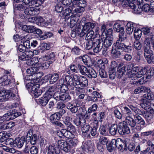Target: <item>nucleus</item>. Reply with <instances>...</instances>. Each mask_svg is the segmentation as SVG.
<instances>
[{
	"mask_svg": "<svg viewBox=\"0 0 154 154\" xmlns=\"http://www.w3.org/2000/svg\"><path fill=\"white\" fill-rule=\"evenodd\" d=\"M144 44V55L146 60L149 64H154V54L150 48L149 38H146Z\"/></svg>",
	"mask_w": 154,
	"mask_h": 154,
	"instance_id": "f257e3e1",
	"label": "nucleus"
},
{
	"mask_svg": "<svg viewBox=\"0 0 154 154\" xmlns=\"http://www.w3.org/2000/svg\"><path fill=\"white\" fill-rule=\"evenodd\" d=\"M26 63L28 65L30 66V68L27 69L26 70L27 73L30 75H32L37 74L39 72L38 71V67L39 64V63H38L39 61L38 58L36 57H34L31 59L28 60Z\"/></svg>",
	"mask_w": 154,
	"mask_h": 154,
	"instance_id": "f03ea898",
	"label": "nucleus"
},
{
	"mask_svg": "<svg viewBox=\"0 0 154 154\" xmlns=\"http://www.w3.org/2000/svg\"><path fill=\"white\" fill-rule=\"evenodd\" d=\"M95 24L90 22H87L84 26L79 25L76 29V31L78 34H79L80 36H83L91 29H92L95 26Z\"/></svg>",
	"mask_w": 154,
	"mask_h": 154,
	"instance_id": "7ed1b4c3",
	"label": "nucleus"
},
{
	"mask_svg": "<svg viewBox=\"0 0 154 154\" xmlns=\"http://www.w3.org/2000/svg\"><path fill=\"white\" fill-rule=\"evenodd\" d=\"M74 79L76 82L75 88H82L88 85V81L85 77L75 75H74Z\"/></svg>",
	"mask_w": 154,
	"mask_h": 154,
	"instance_id": "20e7f679",
	"label": "nucleus"
},
{
	"mask_svg": "<svg viewBox=\"0 0 154 154\" xmlns=\"http://www.w3.org/2000/svg\"><path fill=\"white\" fill-rule=\"evenodd\" d=\"M21 115L20 112H17L16 110H11L0 118V120L9 121Z\"/></svg>",
	"mask_w": 154,
	"mask_h": 154,
	"instance_id": "39448f33",
	"label": "nucleus"
},
{
	"mask_svg": "<svg viewBox=\"0 0 154 154\" xmlns=\"http://www.w3.org/2000/svg\"><path fill=\"white\" fill-rule=\"evenodd\" d=\"M121 39L119 38L114 45V47L119 50H121L124 52L130 53L132 51V48L130 45H127L122 42Z\"/></svg>",
	"mask_w": 154,
	"mask_h": 154,
	"instance_id": "423d86ee",
	"label": "nucleus"
},
{
	"mask_svg": "<svg viewBox=\"0 0 154 154\" xmlns=\"http://www.w3.org/2000/svg\"><path fill=\"white\" fill-rule=\"evenodd\" d=\"M15 95L8 90H2L0 91V102H4L8 100L9 99H13Z\"/></svg>",
	"mask_w": 154,
	"mask_h": 154,
	"instance_id": "0eeeda50",
	"label": "nucleus"
},
{
	"mask_svg": "<svg viewBox=\"0 0 154 154\" xmlns=\"http://www.w3.org/2000/svg\"><path fill=\"white\" fill-rule=\"evenodd\" d=\"M117 68V75L118 78L120 79L122 77L130 78L131 75L128 74V72L126 70V66H123V64H119Z\"/></svg>",
	"mask_w": 154,
	"mask_h": 154,
	"instance_id": "6e6552de",
	"label": "nucleus"
},
{
	"mask_svg": "<svg viewBox=\"0 0 154 154\" xmlns=\"http://www.w3.org/2000/svg\"><path fill=\"white\" fill-rule=\"evenodd\" d=\"M118 131L122 135L128 134L130 132V129L125 121L119 123L118 124Z\"/></svg>",
	"mask_w": 154,
	"mask_h": 154,
	"instance_id": "1a4fd4ad",
	"label": "nucleus"
},
{
	"mask_svg": "<svg viewBox=\"0 0 154 154\" xmlns=\"http://www.w3.org/2000/svg\"><path fill=\"white\" fill-rule=\"evenodd\" d=\"M103 48V40L100 39L94 40L93 51L94 53L99 52Z\"/></svg>",
	"mask_w": 154,
	"mask_h": 154,
	"instance_id": "9d476101",
	"label": "nucleus"
},
{
	"mask_svg": "<svg viewBox=\"0 0 154 154\" xmlns=\"http://www.w3.org/2000/svg\"><path fill=\"white\" fill-rule=\"evenodd\" d=\"M116 147L119 150L123 151L127 149V144L125 140H122L121 139L118 138L116 139Z\"/></svg>",
	"mask_w": 154,
	"mask_h": 154,
	"instance_id": "9b49d317",
	"label": "nucleus"
},
{
	"mask_svg": "<svg viewBox=\"0 0 154 154\" xmlns=\"http://www.w3.org/2000/svg\"><path fill=\"white\" fill-rule=\"evenodd\" d=\"M65 81L66 84L70 88L71 87V89L72 90L74 89V87H75L76 82H75L74 78L70 75H66L65 78Z\"/></svg>",
	"mask_w": 154,
	"mask_h": 154,
	"instance_id": "f8f14e48",
	"label": "nucleus"
},
{
	"mask_svg": "<svg viewBox=\"0 0 154 154\" xmlns=\"http://www.w3.org/2000/svg\"><path fill=\"white\" fill-rule=\"evenodd\" d=\"M40 87V85L39 84H36L32 86L31 92L35 97L40 96L42 93V91L39 89Z\"/></svg>",
	"mask_w": 154,
	"mask_h": 154,
	"instance_id": "ddd939ff",
	"label": "nucleus"
},
{
	"mask_svg": "<svg viewBox=\"0 0 154 154\" xmlns=\"http://www.w3.org/2000/svg\"><path fill=\"white\" fill-rule=\"evenodd\" d=\"M50 118L51 122L53 124L61 126L62 124L58 121L60 119V116L58 112H56L52 115L50 116Z\"/></svg>",
	"mask_w": 154,
	"mask_h": 154,
	"instance_id": "4468645a",
	"label": "nucleus"
},
{
	"mask_svg": "<svg viewBox=\"0 0 154 154\" xmlns=\"http://www.w3.org/2000/svg\"><path fill=\"white\" fill-rule=\"evenodd\" d=\"M58 144L60 148L66 152H67L70 150V148L68 143L64 140H58Z\"/></svg>",
	"mask_w": 154,
	"mask_h": 154,
	"instance_id": "2eb2a0df",
	"label": "nucleus"
},
{
	"mask_svg": "<svg viewBox=\"0 0 154 154\" xmlns=\"http://www.w3.org/2000/svg\"><path fill=\"white\" fill-rule=\"evenodd\" d=\"M136 24L131 22L128 23L126 26V32L128 34H130L133 32L134 30L135 29Z\"/></svg>",
	"mask_w": 154,
	"mask_h": 154,
	"instance_id": "dca6fc26",
	"label": "nucleus"
},
{
	"mask_svg": "<svg viewBox=\"0 0 154 154\" xmlns=\"http://www.w3.org/2000/svg\"><path fill=\"white\" fill-rule=\"evenodd\" d=\"M73 14L72 10H71L69 8L65 9L62 12L63 17H64L65 20L73 16Z\"/></svg>",
	"mask_w": 154,
	"mask_h": 154,
	"instance_id": "f3484780",
	"label": "nucleus"
},
{
	"mask_svg": "<svg viewBox=\"0 0 154 154\" xmlns=\"http://www.w3.org/2000/svg\"><path fill=\"white\" fill-rule=\"evenodd\" d=\"M72 4L73 5H77L78 7L84 8L87 5V3L85 0H73Z\"/></svg>",
	"mask_w": 154,
	"mask_h": 154,
	"instance_id": "a211bd4d",
	"label": "nucleus"
},
{
	"mask_svg": "<svg viewBox=\"0 0 154 154\" xmlns=\"http://www.w3.org/2000/svg\"><path fill=\"white\" fill-rule=\"evenodd\" d=\"M25 141V138L23 136L21 138H16L14 140V142L15 144V147L17 146L18 148H21Z\"/></svg>",
	"mask_w": 154,
	"mask_h": 154,
	"instance_id": "6ab92c4d",
	"label": "nucleus"
},
{
	"mask_svg": "<svg viewBox=\"0 0 154 154\" xmlns=\"http://www.w3.org/2000/svg\"><path fill=\"white\" fill-rule=\"evenodd\" d=\"M152 103H151L149 100L146 99H144L142 102L140 103L141 107L146 110H148L151 108Z\"/></svg>",
	"mask_w": 154,
	"mask_h": 154,
	"instance_id": "aec40b11",
	"label": "nucleus"
},
{
	"mask_svg": "<svg viewBox=\"0 0 154 154\" xmlns=\"http://www.w3.org/2000/svg\"><path fill=\"white\" fill-rule=\"evenodd\" d=\"M49 79V82L51 84H54L59 79V75L55 73L53 74H50L48 75Z\"/></svg>",
	"mask_w": 154,
	"mask_h": 154,
	"instance_id": "412c9836",
	"label": "nucleus"
},
{
	"mask_svg": "<svg viewBox=\"0 0 154 154\" xmlns=\"http://www.w3.org/2000/svg\"><path fill=\"white\" fill-rule=\"evenodd\" d=\"M38 11L37 9L33 8H26L25 9L24 12L28 15H35L37 14Z\"/></svg>",
	"mask_w": 154,
	"mask_h": 154,
	"instance_id": "4be33fe9",
	"label": "nucleus"
},
{
	"mask_svg": "<svg viewBox=\"0 0 154 154\" xmlns=\"http://www.w3.org/2000/svg\"><path fill=\"white\" fill-rule=\"evenodd\" d=\"M122 52L119 49H117L115 47H112L111 51V53L112 57L115 58H117L120 57L122 54Z\"/></svg>",
	"mask_w": 154,
	"mask_h": 154,
	"instance_id": "5701e85b",
	"label": "nucleus"
},
{
	"mask_svg": "<svg viewBox=\"0 0 154 154\" xmlns=\"http://www.w3.org/2000/svg\"><path fill=\"white\" fill-rule=\"evenodd\" d=\"M51 98L45 94L44 96L39 99L40 104L43 106H45L47 104L49 100Z\"/></svg>",
	"mask_w": 154,
	"mask_h": 154,
	"instance_id": "b1692460",
	"label": "nucleus"
},
{
	"mask_svg": "<svg viewBox=\"0 0 154 154\" xmlns=\"http://www.w3.org/2000/svg\"><path fill=\"white\" fill-rule=\"evenodd\" d=\"M117 32L119 33V38L122 41H124L127 38V35L125 33L124 28L123 27H121Z\"/></svg>",
	"mask_w": 154,
	"mask_h": 154,
	"instance_id": "393cba45",
	"label": "nucleus"
},
{
	"mask_svg": "<svg viewBox=\"0 0 154 154\" xmlns=\"http://www.w3.org/2000/svg\"><path fill=\"white\" fill-rule=\"evenodd\" d=\"M134 119L136 120V123L140 125L143 127L145 126V122L143 119L140 116L136 114L134 115Z\"/></svg>",
	"mask_w": 154,
	"mask_h": 154,
	"instance_id": "a878e982",
	"label": "nucleus"
},
{
	"mask_svg": "<svg viewBox=\"0 0 154 154\" xmlns=\"http://www.w3.org/2000/svg\"><path fill=\"white\" fill-rule=\"evenodd\" d=\"M118 129V125L116 124L112 125L109 129V132L112 135H115Z\"/></svg>",
	"mask_w": 154,
	"mask_h": 154,
	"instance_id": "bb28decb",
	"label": "nucleus"
},
{
	"mask_svg": "<svg viewBox=\"0 0 154 154\" xmlns=\"http://www.w3.org/2000/svg\"><path fill=\"white\" fill-rule=\"evenodd\" d=\"M60 153L59 149L58 148H55L52 145L49 146L48 151V154H57Z\"/></svg>",
	"mask_w": 154,
	"mask_h": 154,
	"instance_id": "cd10ccee",
	"label": "nucleus"
},
{
	"mask_svg": "<svg viewBox=\"0 0 154 154\" xmlns=\"http://www.w3.org/2000/svg\"><path fill=\"white\" fill-rule=\"evenodd\" d=\"M35 27L33 26H28L27 25H24L22 27V29L28 33H32L34 30Z\"/></svg>",
	"mask_w": 154,
	"mask_h": 154,
	"instance_id": "c85d7f7f",
	"label": "nucleus"
},
{
	"mask_svg": "<svg viewBox=\"0 0 154 154\" xmlns=\"http://www.w3.org/2000/svg\"><path fill=\"white\" fill-rule=\"evenodd\" d=\"M86 75L90 78H95L97 76V74L95 71L92 68L88 69Z\"/></svg>",
	"mask_w": 154,
	"mask_h": 154,
	"instance_id": "c756f323",
	"label": "nucleus"
},
{
	"mask_svg": "<svg viewBox=\"0 0 154 154\" xmlns=\"http://www.w3.org/2000/svg\"><path fill=\"white\" fill-rule=\"evenodd\" d=\"M125 122L131 127H134L136 125V120L129 116L126 117Z\"/></svg>",
	"mask_w": 154,
	"mask_h": 154,
	"instance_id": "7c9ffc66",
	"label": "nucleus"
},
{
	"mask_svg": "<svg viewBox=\"0 0 154 154\" xmlns=\"http://www.w3.org/2000/svg\"><path fill=\"white\" fill-rule=\"evenodd\" d=\"M147 71V67H144L139 70L138 71L136 74V76L137 78H140L143 75H146Z\"/></svg>",
	"mask_w": 154,
	"mask_h": 154,
	"instance_id": "2f4dec72",
	"label": "nucleus"
},
{
	"mask_svg": "<svg viewBox=\"0 0 154 154\" xmlns=\"http://www.w3.org/2000/svg\"><path fill=\"white\" fill-rule=\"evenodd\" d=\"M113 39H111L106 37L104 40H103V46L105 48H108L110 46L112 43Z\"/></svg>",
	"mask_w": 154,
	"mask_h": 154,
	"instance_id": "473e14b6",
	"label": "nucleus"
},
{
	"mask_svg": "<svg viewBox=\"0 0 154 154\" xmlns=\"http://www.w3.org/2000/svg\"><path fill=\"white\" fill-rule=\"evenodd\" d=\"M147 71L145 76L146 79H149L154 75V69L147 67Z\"/></svg>",
	"mask_w": 154,
	"mask_h": 154,
	"instance_id": "72a5a7b5",
	"label": "nucleus"
},
{
	"mask_svg": "<svg viewBox=\"0 0 154 154\" xmlns=\"http://www.w3.org/2000/svg\"><path fill=\"white\" fill-rule=\"evenodd\" d=\"M59 83H57L56 84L57 86L56 87H57L58 88H60V90L61 91L63 92H65L67 91L69 89L68 86L67 85L65 84H61L60 85L59 84Z\"/></svg>",
	"mask_w": 154,
	"mask_h": 154,
	"instance_id": "f704fd0d",
	"label": "nucleus"
},
{
	"mask_svg": "<svg viewBox=\"0 0 154 154\" xmlns=\"http://www.w3.org/2000/svg\"><path fill=\"white\" fill-rule=\"evenodd\" d=\"M56 87L54 86L50 87L45 94L51 98L55 90Z\"/></svg>",
	"mask_w": 154,
	"mask_h": 154,
	"instance_id": "c9c22d12",
	"label": "nucleus"
},
{
	"mask_svg": "<svg viewBox=\"0 0 154 154\" xmlns=\"http://www.w3.org/2000/svg\"><path fill=\"white\" fill-rule=\"evenodd\" d=\"M78 68L79 69L80 72L82 75H86L88 71V69L85 66L83 65L79 64L78 65Z\"/></svg>",
	"mask_w": 154,
	"mask_h": 154,
	"instance_id": "e433bc0d",
	"label": "nucleus"
},
{
	"mask_svg": "<svg viewBox=\"0 0 154 154\" xmlns=\"http://www.w3.org/2000/svg\"><path fill=\"white\" fill-rule=\"evenodd\" d=\"M94 40L92 39L89 40H87L86 42L85 48L88 50H89L91 49H93V46L94 42Z\"/></svg>",
	"mask_w": 154,
	"mask_h": 154,
	"instance_id": "4c0bfd02",
	"label": "nucleus"
},
{
	"mask_svg": "<svg viewBox=\"0 0 154 154\" xmlns=\"http://www.w3.org/2000/svg\"><path fill=\"white\" fill-rule=\"evenodd\" d=\"M50 63L48 62H45L44 63H39L38 68V70L39 69H48Z\"/></svg>",
	"mask_w": 154,
	"mask_h": 154,
	"instance_id": "58836bf2",
	"label": "nucleus"
},
{
	"mask_svg": "<svg viewBox=\"0 0 154 154\" xmlns=\"http://www.w3.org/2000/svg\"><path fill=\"white\" fill-rule=\"evenodd\" d=\"M82 61L86 65L89 66L91 65V58L88 55H85L82 57Z\"/></svg>",
	"mask_w": 154,
	"mask_h": 154,
	"instance_id": "ea45409f",
	"label": "nucleus"
},
{
	"mask_svg": "<svg viewBox=\"0 0 154 154\" xmlns=\"http://www.w3.org/2000/svg\"><path fill=\"white\" fill-rule=\"evenodd\" d=\"M14 10H17L20 12H22L24 10L25 11L26 9V7L22 4H19L14 5Z\"/></svg>",
	"mask_w": 154,
	"mask_h": 154,
	"instance_id": "a19ab883",
	"label": "nucleus"
},
{
	"mask_svg": "<svg viewBox=\"0 0 154 154\" xmlns=\"http://www.w3.org/2000/svg\"><path fill=\"white\" fill-rule=\"evenodd\" d=\"M94 32L93 30H90L87 34L85 39L86 40H89L94 39Z\"/></svg>",
	"mask_w": 154,
	"mask_h": 154,
	"instance_id": "79ce46f5",
	"label": "nucleus"
},
{
	"mask_svg": "<svg viewBox=\"0 0 154 154\" xmlns=\"http://www.w3.org/2000/svg\"><path fill=\"white\" fill-rule=\"evenodd\" d=\"M142 31L139 29L134 30V36L136 40H138L141 35Z\"/></svg>",
	"mask_w": 154,
	"mask_h": 154,
	"instance_id": "37998d69",
	"label": "nucleus"
},
{
	"mask_svg": "<svg viewBox=\"0 0 154 154\" xmlns=\"http://www.w3.org/2000/svg\"><path fill=\"white\" fill-rule=\"evenodd\" d=\"M113 30L112 29H106V31L104 32V35L106 36V37H108L109 38L113 39L112 35Z\"/></svg>",
	"mask_w": 154,
	"mask_h": 154,
	"instance_id": "c03bdc74",
	"label": "nucleus"
},
{
	"mask_svg": "<svg viewBox=\"0 0 154 154\" xmlns=\"http://www.w3.org/2000/svg\"><path fill=\"white\" fill-rule=\"evenodd\" d=\"M94 143L90 140L88 141V150L91 152L94 151Z\"/></svg>",
	"mask_w": 154,
	"mask_h": 154,
	"instance_id": "a18cd8bd",
	"label": "nucleus"
},
{
	"mask_svg": "<svg viewBox=\"0 0 154 154\" xmlns=\"http://www.w3.org/2000/svg\"><path fill=\"white\" fill-rule=\"evenodd\" d=\"M63 131L64 132H63V137L69 139L73 138L74 135L72 134L71 131L66 130V129H64Z\"/></svg>",
	"mask_w": 154,
	"mask_h": 154,
	"instance_id": "49530a36",
	"label": "nucleus"
},
{
	"mask_svg": "<svg viewBox=\"0 0 154 154\" xmlns=\"http://www.w3.org/2000/svg\"><path fill=\"white\" fill-rule=\"evenodd\" d=\"M71 99V97L68 93H65L61 94L60 100L67 101Z\"/></svg>",
	"mask_w": 154,
	"mask_h": 154,
	"instance_id": "de8ad7c7",
	"label": "nucleus"
},
{
	"mask_svg": "<svg viewBox=\"0 0 154 154\" xmlns=\"http://www.w3.org/2000/svg\"><path fill=\"white\" fill-rule=\"evenodd\" d=\"M5 144L11 147H15L14 140L12 138H7L5 141Z\"/></svg>",
	"mask_w": 154,
	"mask_h": 154,
	"instance_id": "09e8293b",
	"label": "nucleus"
},
{
	"mask_svg": "<svg viewBox=\"0 0 154 154\" xmlns=\"http://www.w3.org/2000/svg\"><path fill=\"white\" fill-rule=\"evenodd\" d=\"M99 143L105 146L109 142V139L106 137L101 136L99 139Z\"/></svg>",
	"mask_w": 154,
	"mask_h": 154,
	"instance_id": "8fccbe9b",
	"label": "nucleus"
},
{
	"mask_svg": "<svg viewBox=\"0 0 154 154\" xmlns=\"http://www.w3.org/2000/svg\"><path fill=\"white\" fill-rule=\"evenodd\" d=\"M129 107L132 111L135 112V113L137 114H137L139 115H143V112L140 109L137 108L136 107L131 105H130V106H129Z\"/></svg>",
	"mask_w": 154,
	"mask_h": 154,
	"instance_id": "3c124183",
	"label": "nucleus"
},
{
	"mask_svg": "<svg viewBox=\"0 0 154 154\" xmlns=\"http://www.w3.org/2000/svg\"><path fill=\"white\" fill-rule=\"evenodd\" d=\"M78 107L74 106L71 104H69L67 106V108L73 113H75L77 112L78 109Z\"/></svg>",
	"mask_w": 154,
	"mask_h": 154,
	"instance_id": "603ef678",
	"label": "nucleus"
},
{
	"mask_svg": "<svg viewBox=\"0 0 154 154\" xmlns=\"http://www.w3.org/2000/svg\"><path fill=\"white\" fill-rule=\"evenodd\" d=\"M116 70L109 68V79H114L116 76Z\"/></svg>",
	"mask_w": 154,
	"mask_h": 154,
	"instance_id": "864d4df0",
	"label": "nucleus"
},
{
	"mask_svg": "<svg viewBox=\"0 0 154 154\" xmlns=\"http://www.w3.org/2000/svg\"><path fill=\"white\" fill-rule=\"evenodd\" d=\"M77 140L76 139H70L68 143L70 148L75 146L77 145Z\"/></svg>",
	"mask_w": 154,
	"mask_h": 154,
	"instance_id": "5fc2aeb1",
	"label": "nucleus"
},
{
	"mask_svg": "<svg viewBox=\"0 0 154 154\" xmlns=\"http://www.w3.org/2000/svg\"><path fill=\"white\" fill-rule=\"evenodd\" d=\"M144 96L146 99L148 100H154V93L150 91L148 93L145 94Z\"/></svg>",
	"mask_w": 154,
	"mask_h": 154,
	"instance_id": "6e6d98bb",
	"label": "nucleus"
},
{
	"mask_svg": "<svg viewBox=\"0 0 154 154\" xmlns=\"http://www.w3.org/2000/svg\"><path fill=\"white\" fill-rule=\"evenodd\" d=\"M146 79L145 78V76H144L142 78L136 81L134 84L136 85H141L145 84L148 80H146Z\"/></svg>",
	"mask_w": 154,
	"mask_h": 154,
	"instance_id": "4d7b16f0",
	"label": "nucleus"
},
{
	"mask_svg": "<svg viewBox=\"0 0 154 154\" xmlns=\"http://www.w3.org/2000/svg\"><path fill=\"white\" fill-rule=\"evenodd\" d=\"M143 33L145 35H147L148 37H152V33H150V29L148 27L144 28L142 29Z\"/></svg>",
	"mask_w": 154,
	"mask_h": 154,
	"instance_id": "13d9d810",
	"label": "nucleus"
},
{
	"mask_svg": "<svg viewBox=\"0 0 154 154\" xmlns=\"http://www.w3.org/2000/svg\"><path fill=\"white\" fill-rule=\"evenodd\" d=\"M99 132L101 134L106 135L107 133L106 127L103 125H101L99 128Z\"/></svg>",
	"mask_w": 154,
	"mask_h": 154,
	"instance_id": "bf43d9fd",
	"label": "nucleus"
},
{
	"mask_svg": "<svg viewBox=\"0 0 154 154\" xmlns=\"http://www.w3.org/2000/svg\"><path fill=\"white\" fill-rule=\"evenodd\" d=\"M15 125V122H10L9 123L5 124L3 126L2 129L5 130L7 129L11 128Z\"/></svg>",
	"mask_w": 154,
	"mask_h": 154,
	"instance_id": "052dcab7",
	"label": "nucleus"
},
{
	"mask_svg": "<svg viewBox=\"0 0 154 154\" xmlns=\"http://www.w3.org/2000/svg\"><path fill=\"white\" fill-rule=\"evenodd\" d=\"M72 52L77 55H79L81 54L82 51L77 47H75L73 48L71 50Z\"/></svg>",
	"mask_w": 154,
	"mask_h": 154,
	"instance_id": "680f3d73",
	"label": "nucleus"
},
{
	"mask_svg": "<svg viewBox=\"0 0 154 154\" xmlns=\"http://www.w3.org/2000/svg\"><path fill=\"white\" fill-rule=\"evenodd\" d=\"M134 7V8H131V9L134 10L133 12L134 13L140 14L142 12V9L141 8H140L139 6L138 5H135V6Z\"/></svg>",
	"mask_w": 154,
	"mask_h": 154,
	"instance_id": "e2e57ef3",
	"label": "nucleus"
},
{
	"mask_svg": "<svg viewBox=\"0 0 154 154\" xmlns=\"http://www.w3.org/2000/svg\"><path fill=\"white\" fill-rule=\"evenodd\" d=\"M99 75L102 78H106L107 74L105 70L103 69H100L99 70Z\"/></svg>",
	"mask_w": 154,
	"mask_h": 154,
	"instance_id": "0e129e2a",
	"label": "nucleus"
},
{
	"mask_svg": "<svg viewBox=\"0 0 154 154\" xmlns=\"http://www.w3.org/2000/svg\"><path fill=\"white\" fill-rule=\"evenodd\" d=\"M129 106H128V107L125 106L123 108L122 111L124 113L127 114L128 116H129L131 113V109Z\"/></svg>",
	"mask_w": 154,
	"mask_h": 154,
	"instance_id": "69168bd1",
	"label": "nucleus"
},
{
	"mask_svg": "<svg viewBox=\"0 0 154 154\" xmlns=\"http://www.w3.org/2000/svg\"><path fill=\"white\" fill-rule=\"evenodd\" d=\"M134 48L137 50H140L142 47L141 43L138 41L136 40L134 43Z\"/></svg>",
	"mask_w": 154,
	"mask_h": 154,
	"instance_id": "338daca9",
	"label": "nucleus"
},
{
	"mask_svg": "<svg viewBox=\"0 0 154 154\" xmlns=\"http://www.w3.org/2000/svg\"><path fill=\"white\" fill-rule=\"evenodd\" d=\"M29 150L31 154H37L38 152V148L35 146H33L31 147Z\"/></svg>",
	"mask_w": 154,
	"mask_h": 154,
	"instance_id": "774afa93",
	"label": "nucleus"
}]
</instances>
